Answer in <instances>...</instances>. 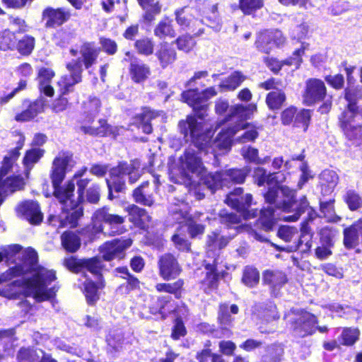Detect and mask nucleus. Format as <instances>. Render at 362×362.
Segmentation results:
<instances>
[{"label": "nucleus", "mask_w": 362, "mask_h": 362, "mask_svg": "<svg viewBox=\"0 0 362 362\" xmlns=\"http://www.w3.org/2000/svg\"><path fill=\"white\" fill-rule=\"evenodd\" d=\"M100 51V48L91 42L85 43L81 46L80 52L83 57V62L86 69H88L95 63Z\"/></svg>", "instance_id": "obj_29"}, {"label": "nucleus", "mask_w": 362, "mask_h": 362, "mask_svg": "<svg viewBox=\"0 0 362 362\" xmlns=\"http://www.w3.org/2000/svg\"><path fill=\"white\" fill-rule=\"evenodd\" d=\"M124 60L131 62L130 74L132 79L136 83L146 80L151 73L149 67L143 63H139L129 52H126Z\"/></svg>", "instance_id": "obj_21"}, {"label": "nucleus", "mask_w": 362, "mask_h": 362, "mask_svg": "<svg viewBox=\"0 0 362 362\" xmlns=\"http://www.w3.org/2000/svg\"><path fill=\"white\" fill-rule=\"evenodd\" d=\"M135 47L139 54L148 56L153 52L154 43L149 38H143L136 41Z\"/></svg>", "instance_id": "obj_53"}, {"label": "nucleus", "mask_w": 362, "mask_h": 362, "mask_svg": "<svg viewBox=\"0 0 362 362\" xmlns=\"http://www.w3.org/2000/svg\"><path fill=\"white\" fill-rule=\"evenodd\" d=\"M298 234V229L291 226H281L277 233V235L281 240L286 243L291 242L293 237Z\"/></svg>", "instance_id": "obj_56"}, {"label": "nucleus", "mask_w": 362, "mask_h": 362, "mask_svg": "<svg viewBox=\"0 0 362 362\" xmlns=\"http://www.w3.org/2000/svg\"><path fill=\"white\" fill-rule=\"evenodd\" d=\"M319 185L324 195L330 194L339 182L337 173L332 170H323L319 177Z\"/></svg>", "instance_id": "obj_25"}, {"label": "nucleus", "mask_w": 362, "mask_h": 362, "mask_svg": "<svg viewBox=\"0 0 362 362\" xmlns=\"http://www.w3.org/2000/svg\"><path fill=\"white\" fill-rule=\"evenodd\" d=\"M202 153H205L202 151ZM200 151L194 146L189 147L179 159L180 174L182 181L187 187H196L201 184L211 191L226 186L229 180L234 183H243L250 173V169H230L215 174L208 173L201 160Z\"/></svg>", "instance_id": "obj_4"}, {"label": "nucleus", "mask_w": 362, "mask_h": 362, "mask_svg": "<svg viewBox=\"0 0 362 362\" xmlns=\"http://www.w3.org/2000/svg\"><path fill=\"white\" fill-rule=\"evenodd\" d=\"M345 98L349 103L344 111L351 110L354 114V111L357 109L356 102L362 98V92L358 88H349L346 90Z\"/></svg>", "instance_id": "obj_44"}, {"label": "nucleus", "mask_w": 362, "mask_h": 362, "mask_svg": "<svg viewBox=\"0 0 362 362\" xmlns=\"http://www.w3.org/2000/svg\"><path fill=\"white\" fill-rule=\"evenodd\" d=\"M17 212L19 216L32 224H38L42 221L43 215L37 202L29 201L23 202L18 206Z\"/></svg>", "instance_id": "obj_19"}, {"label": "nucleus", "mask_w": 362, "mask_h": 362, "mask_svg": "<svg viewBox=\"0 0 362 362\" xmlns=\"http://www.w3.org/2000/svg\"><path fill=\"white\" fill-rule=\"evenodd\" d=\"M360 235L354 229V227L350 226L344 230V245L346 248L351 249L355 247L358 244Z\"/></svg>", "instance_id": "obj_47"}, {"label": "nucleus", "mask_w": 362, "mask_h": 362, "mask_svg": "<svg viewBox=\"0 0 362 362\" xmlns=\"http://www.w3.org/2000/svg\"><path fill=\"white\" fill-rule=\"evenodd\" d=\"M54 73L49 69H41L39 71L38 79L40 90L45 95L51 97L54 95V89L49 85Z\"/></svg>", "instance_id": "obj_31"}, {"label": "nucleus", "mask_w": 362, "mask_h": 362, "mask_svg": "<svg viewBox=\"0 0 362 362\" xmlns=\"http://www.w3.org/2000/svg\"><path fill=\"white\" fill-rule=\"evenodd\" d=\"M272 35L270 31H265L260 33L256 41V45L259 50L269 53L272 49Z\"/></svg>", "instance_id": "obj_49"}, {"label": "nucleus", "mask_w": 362, "mask_h": 362, "mask_svg": "<svg viewBox=\"0 0 362 362\" xmlns=\"http://www.w3.org/2000/svg\"><path fill=\"white\" fill-rule=\"evenodd\" d=\"M100 102L96 98H90L83 103L85 112L90 115L96 114L100 109Z\"/></svg>", "instance_id": "obj_60"}, {"label": "nucleus", "mask_w": 362, "mask_h": 362, "mask_svg": "<svg viewBox=\"0 0 362 362\" xmlns=\"http://www.w3.org/2000/svg\"><path fill=\"white\" fill-rule=\"evenodd\" d=\"M139 5L146 11L144 16L145 21L151 22L156 15L160 13L161 6L156 0H137Z\"/></svg>", "instance_id": "obj_36"}, {"label": "nucleus", "mask_w": 362, "mask_h": 362, "mask_svg": "<svg viewBox=\"0 0 362 362\" xmlns=\"http://www.w3.org/2000/svg\"><path fill=\"white\" fill-rule=\"evenodd\" d=\"M99 125L93 124L91 126H83L81 127V130L85 134L95 136H105L113 133L112 127L107 124L106 121L100 119L98 122Z\"/></svg>", "instance_id": "obj_39"}, {"label": "nucleus", "mask_w": 362, "mask_h": 362, "mask_svg": "<svg viewBox=\"0 0 362 362\" xmlns=\"http://www.w3.org/2000/svg\"><path fill=\"white\" fill-rule=\"evenodd\" d=\"M344 200L351 211L357 210L362 206V197L354 189H349L346 192Z\"/></svg>", "instance_id": "obj_45"}, {"label": "nucleus", "mask_w": 362, "mask_h": 362, "mask_svg": "<svg viewBox=\"0 0 362 362\" xmlns=\"http://www.w3.org/2000/svg\"><path fill=\"white\" fill-rule=\"evenodd\" d=\"M72 157L66 152H60L54 159L51 168L50 178L54 188V196L62 205V212L59 216L50 215L48 221L53 223L58 219L59 227L76 226L78 219L83 216V210L81 205L83 194L89 180L81 179L77 182V192L74 194L75 183L73 180L61 185L66 176V169L71 166Z\"/></svg>", "instance_id": "obj_2"}, {"label": "nucleus", "mask_w": 362, "mask_h": 362, "mask_svg": "<svg viewBox=\"0 0 362 362\" xmlns=\"http://www.w3.org/2000/svg\"><path fill=\"white\" fill-rule=\"evenodd\" d=\"M217 94L214 87H210L199 93L197 90H188L182 94L184 102L192 107L200 122L194 116H187L185 120L179 122V129L185 140L192 141L194 147L202 153H211L214 157L230 149L231 138L240 129L245 130L238 140L241 143L253 141L258 132L255 127L249 123L238 124L234 127H223L218 134L212 144L210 142L214 132L206 127L202 121L206 112V101Z\"/></svg>", "instance_id": "obj_1"}, {"label": "nucleus", "mask_w": 362, "mask_h": 362, "mask_svg": "<svg viewBox=\"0 0 362 362\" xmlns=\"http://www.w3.org/2000/svg\"><path fill=\"white\" fill-rule=\"evenodd\" d=\"M139 167L137 161H133L130 163H121L110 170V179L106 180L110 199H112V190L122 192L124 189V177L129 176L131 183H134L139 180L141 176Z\"/></svg>", "instance_id": "obj_6"}, {"label": "nucleus", "mask_w": 362, "mask_h": 362, "mask_svg": "<svg viewBox=\"0 0 362 362\" xmlns=\"http://www.w3.org/2000/svg\"><path fill=\"white\" fill-rule=\"evenodd\" d=\"M45 151L39 148H33L28 150L23 159V164L25 167V174L28 177L29 174L35 164H36L43 156Z\"/></svg>", "instance_id": "obj_30"}, {"label": "nucleus", "mask_w": 362, "mask_h": 362, "mask_svg": "<svg viewBox=\"0 0 362 362\" xmlns=\"http://www.w3.org/2000/svg\"><path fill=\"white\" fill-rule=\"evenodd\" d=\"M176 21L183 28H189V29L197 35H199L203 33V28H198L202 24V21L192 19L190 16H187L184 13V8L179 9L175 12Z\"/></svg>", "instance_id": "obj_27"}, {"label": "nucleus", "mask_w": 362, "mask_h": 362, "mask_svg": "<svg viewBox=\"0 0 362 362\" xmlns=\"http://www.w3.org/2000/svg\"><path fill=\"white\" fill-rule=\"evenodd\" d=\"M18 257L23 259L18 264L10 268L0 276V284L15 280L12 286L20 288L26 296H32L37 302L51 300L55 295V288H48V285L56 279L55 272L37 265V252L28 248L17 253ZM0 296H6V291L0 289Z\"/></svg>", "instance_id": "obj_3"}, {"label": "nucleus", "mask_w": 362, "mask_h": 362, "mask_svg": "<svg viewBox=\"0 0 362 362\" xmlns=\"http://www.w3.org/2000/svg\"><path fill=\"white\" fill-rule=\"evenodd\" d=\"M160 275L165 280L176 278L181 272L175 258L169 254L162 256L159 260Z\"/></svg>", "instance_id": "obj_18"}, {"label": "nucleus", "mask_w": 362, "mask_h": 362, "mask_svg": "<svg viewBox=\"0 0 362 362\" xmlns=\"http://www.w3.org/2000/svg\"><path fill=\"white\" fill-rule=\"evenodd\" d=\"M299 169L301 172V175L297 186L298 189H301L306 182L313 178L314 175L305 162L300 163Z\"/></svg>", "instance_id": "obj_55"}, {"label": "nucleus", "mask_w": 362, "mask_h": 362, "mask_svg": "<svg viewBox=\"0 0 362 362\" xmlns=\"http://www.w3.org/2000/svg\"><path fill=\"white\" fill-rule=\"evenodd\" d=\"M327 96V88L325 83L318 78H309L305 82L303 93V102L310 106L323 100Z\"/></svg>", "instance_id": "obj_11"}, {"label": "nucleus", "mask_w": 362, "mask_h": 362, "mask_svg": "<svg viewBox=\"0 0 362 362\" xmlns=\"http://www.w3.org/2000/svg\"><path fill=\"white\" fill-rule=\"evenodd\" d=\"M307 209L312 211V209L309 207L306 197H303L300 199L297 206V211L293 215L280 216L279 214H276V211L272 206H268L261 210L259 221L262 228L268 231L272 229L277 220L280 219L288 222L296 221L298 220L300 214Z\"/></svg>", "instance_id": "obj_7"}, {"label": "nucleus", "mask_w": 362, "mask_h": 362, "mask_svg": "<svg viewBox=\"0 0 362 362\" xmlns=\"http://www.w3.org/2000/svg\"><path fill=\"white\" fill-rule=\"evenodd\" d=\"M65 266L75 273H85L89 272L98 279L97 284L92 281L86 280L84 283V293L88 303H95L99 296L98 290L103 286L100 272L103 268V262L100 258L95 257L88 259H77L70 257L64 259Z\"/></svg>", "instance_id": "obj_5"}, {"label": "nucleus", "mask_w": 362, "mask_h": 362, "mask_svg": "<svg viewBox=\"0 0 362 362\" xmlns=\"http://www.w3.org/2000/svg\"><path fill=\"white\" fill-rule=\"evenodd\" d=\"M66 68L70 74L62 76L57 82L62 94L66 93L71 87L81 81L82 61L79 58L72 60L66 64Z\"/></svg>", "instance_id": "obj_12"}, {"label": "nucleus", "mask_w": 362, "mask_h": 362, "mask_svg": "<svg viewBox=\"0 0 362 362\" xmlns=\"http://www.w3.org/2000/svg\"><path fill=\"white\" fill-rule=\"evenodd\" d=\"M308 44L303 42L300 48L297 49L293 53L292 57L284 60L279 61L276 59H269L267 61L268 67L274 73H277L284 65L294 66L298 69L302 62V56L304 54L305 49L308 47Z\"/></svg>", "instance_id": "obj_17"}, {"label": "nucleus", "mask_w": 362, "mask_h": 362, "mask_svg": "<svg viewBox=\"0 0 362 362\" xmlns=\"http://www.w3.org/2000/svg\"><path fill=\"white\" fill-rule=\"evenodd\" d=\"M253 178L255 182L259 186H262L264 183L272 185L274 182L279 183L285 179L284 174L280 173L267 175L266 170L260 167H257L254 170Z\"/></svg>", "instance_id": "obj_26"}, {"label": "nucleus", "mask_w": 362, "mask_h": 362, "mask_svg": "<svg viewBox=\"0 0 362 362\" xmlns=\"http://www.w3.org/2000/svg\"><path fill=\"white\" fill-rule=\"evenodd\" d=\"M156 184L149 185L148 182L142 183L134 189L133 197L134 201L140 204L151 206L154 203V193L156 191Z\"/></svg>", "instance_id": "obj_20"}, {"label": "nucleus", "mask_w": 362, "mask_h": 362, "mask_svg": "<svg viewBox=\"0 0 362 362\" xmlns=\"http://www.w3.org/2000/svg\"><path fill=\"white\" fill-rule=\"evenodd\" d=\"M41 349L22 348L18 354L19 362H35L43 355Z\"/></svg>", "instance_id": "obj_42"}, {"label": "nucleus", "mask_w": 362, "mask_h": 362, "mask_svg": "<svg viewBox=\"0 0 362 362\" xmlns=\"http://www.w3.org/2000/svg\"><path fill=\"white\" fill-rule=\"evenodd\" d=\"M183 281L181 279L172 284H158L156 286V290L159 292H166L174 294L177 298L180 296L181 289L183 286Z\"/></svg>", "instance_id": "obj_46"}, {"label": "nucleus", "mask_w": 362, "mask_h": 362, "mask_svg": "<svg viewBox=\"0 0 362 362\" xmlns=\"http://www.w3.org/2000/svg\"><path fill=\"white\" fill-rule=\"evenodd\" d=\"M311 117L310 111L308 110H302L296 113V119L294 120L296 127H302L303 131L305 132L309 126Z\"/></svg>", "instance_id": "obj_54"}, {"label": "nucleus", "mask_w": 362, "mask_h": 362, "mask_svg": "<svg viewBox=\"0 0 362 362\" xmlns=\"http://www.w3.org/2000/svg\"><path fill=\"white\" fill-rule=\"evenodd\" d=\"M256 109V105L253 104H250L246 106L235 105L229 108V116L230 117H237L240 120L247 119L250 118V115L252 114Z\"/></svg>", "instance_id": "obj_37"}, {"label": "nucleus", "mask_w": 362, "mask_h": 362, "mask_svg": "<svg viewBox=\"0 0 362 362\" xmlns=\"http://www.w3.org/2000/svg\"><path fill=\"white\" fill-rule=\"evenodd\" d=\"M219 218L221 223H224L228 226L238 224L240 221V217L239 216L233 213H228L225 211H222L219 214Z\"/></svg>", "instance_id": "obj_59"}, {"label": "nucleus", "mask_w": 362, "mask_h": 362, "mask_svg": "<svg viewBox=\"0 0 362 362\" xmlns=\"http://www.w3.org/2000/svg\"><path fill=\"white\" fill-rule=\"evenodd\" d=\"M15 34L9 30L0 33V49L6 51L12 49L16 45Z\"/></svg>", "instance_id": "obj_50"}, {"label": "nucleus", "mask_w": 362, "mask_h": 362, "mask_svg": "<svg viewBox=\"0 0 362 362\" xmlns=\"http://www.w3.org/2000/svg\"><path fill=\"white\" fill-rule=\"evenodd\" d=\"M160 114L157 112L145 109L142 113L138 115L136 117V123L139 128H141L142 131L146 134H150L152 132L151 124L150 122L158 117Z\"/></svg>", "instance_id": "obj_32"}, {"label": "nucleus", "mask_w": 362, "mask_h": 362, "mask_svg": "<svg viewBox=\"0 0 362 362\" xmlns=\"http://www.w3.org/2000/svg\"><path fill=\"white\" fill-rule=\"evenodd\" d=\"M259 280V272L253 267H247L242 278L243 283L249 287H253L257 285Z\"/></svg>", "instance_id": "obj_48"}, {"label": "nucleus", "mask_w": 362, "mask_h": 362, "mask_svg": "<svg viewBox=\"0 0 362 362\" xmlns=\"http://www.w3.org/2000/svg\"><path fill=\"white\" fill-rule=\"evenodd\" d=\"M17 159L12 158L8 153L3 160L2 165L0 168V187L3 189L2 197L8 192H13L21 189L25 185L23 179L20 176H10L4 179V177L12 170Z\"/></svg>", "instance_id": "obj_9"}, {"label": "nucleus", "mask_w": 362, "mask_h": 362, "mask_svg": "<svg viewBox=\"0 0 362 362\" xmlns=\"http://www.w3.org/2000/svg\"><path fill=\"white\" fill-rule=\"evenodd\" d=\"M35 47V39L31 36H24L17 45L18 52L23 55L30 54Z\"/></svg>", "instance_id": "obj_52"}, {"label": "nucleus", "mask_w": 362, "mask_h": 362, "mask_svg": "<svg viewBox=\"0 0 362 362\" xmlns=\"http://www.w3.org/2000/svg\"><path fill=\"white\" fill-rule=\"evenodd\" d=\"M297 109L293 106H290L286 108L281 115V122L284 125H288L293 122L296 119Z\"/></svg>", "instance_id": "obj_62"}, {"label": "nucleus", "mask_w": 362, "mask_h": 362, "mask_svg": "<svg viewBox=\"0 0 362 362\" xmlns=\"http://www.w3.org/2000/svg\"><path fill=\"white\" fill-rule=\"evenodd\" d=\"M100 44L103 49L108 54H114L117 52V45L111 39L102 37L100 38Z\"/></svg>", "instance_id": "obj_64"}, {"label": "nucleus", "mask_w": 362, "mask_h": 362, "mask_svg": "<svg viewBox=\"0 0 362 362\" xmlns=\"http://www.w3.org/2000/svg\"><path fill=\"white\" fill-rule=\"evenodd\" d=\"M173 216V218L178 223H185L187 225L189 233L192 238L204 233V227L201 224L197 223L194 220L195 217L189 216L186 212L182 211V209H179V211L175 210Z\"/></svg>", "instance_id": "obj_23"}, {"label": "nucleus", "mask_w": 362, "mask_h": 362, "mask_svg": "<svg viewBox=\"0 0 362 362\" xmlns=\"http://www.w3.org/2000/svg\"><path fill=\"white\" fill-rule=\"evenodd\" d=\"M187 333L185 327L182 320L177 317L175 321V325L173 328L172 338L173 339H179L180 337H184Z\"/></svg>", "instance_id": "obj_61"}, {"label": "nucleus", "mask_w": 362, "mask_h": 362, "mask_svg": "<svg viewBox=\"0 0 362 362\" xmlns=\"http://www.w3.org/2000/svg\"><path fill=\"white\" fill-rule=\"evenodd\" d=\"M246 77L240 71H234L223 80L218 87L221 91H231L235 90Z\"/></svg>", "instance_id": "obj_33"}, {"label": "nucleus", "mask_w": 362, "mask_h": 362, "mask_svg": "<svg viewBox=\"0 0 362 362\" xmlns=\"http://www.w3.org/2000/svg\"><path fill=\"white\" fill-rule=\"evenodd\" d=\"M197 359L199 362H222V358L218 355L211 354L209 349L203 350L198 354Z\"/></svg>", "instance_id": "obj_63"}, {"label": "nucleus", "mask_w": 362, "mask_h": 362, "mask_svg": "<svg viewBox=\"0 0 362 362\" xmlns=\"http://www.w3.org/2000/svg\"><path fill=\"white\" fill-rule=\"evenodd\" d=\"M242 188L235 189L233 192L227 196L226 199V204L235 209L245 219L255 217L257 215V210H248L252 200V194H246L242 196Z\"/></svg>", "instance_id": "obj_10"}, {"label": "nucleus", "mask_w": 362, "mask_h": 362, "mask_svg": "<svg viewBox=\"0 0 362 362\" xmlns=\"http://www.w3.org/2000/svg\"><path fill=\"white\" fill-rule=\"evenodd\" d=\"M43 18L47 20L46 25L49 27L59 26L70 18V13L65 8H46L42 13Z\"/></svg>", "instance_id": "obj_22"}, {"label": "nucleus", "mask_w": 362, "mask_h": 362, "mask_svg": "<svg viewBox=\"0 0 362 362\" xmlns=\"http://www.w3.org/2000/svg\"><path fill=\"white\" fill-rule=\"evenodd\" d=\"M62 243L66 250L74 252L80 247L81 240L73 232H65L62 235Z\"/></svg>", "instance_id": "obj_41"}, {"label": "nucleus", "mask_w": 362, "mask_h": 362, "mask_svg": "<svg viewBox=\"0 0 362 362\" xmlns=\"http://www.w3.org/2000/svg\"><path fill=\"white\" fill-rule=\"evenodd\" d=\"M94 221L105 222L111 227L110 235L120 234L124 231L122 226L124 222V218L119 215L112 214L105 207L98 209L93 214Z\"/></svg>", "instance_id": "obj_15"}, {"label": "nucleus", "mask_w": 362, "mask_h": 362, "mask_svg": "<svg viewBox=\"0 0 362 362\" xmlns=\"http://www.w3.org/2000/svg\"><path fill=\"white\" fill-rule=\"evenodd\" d=\"M354 117L351 110L344 111L339 118L340 125L346 137L356 145H359L362 141L361 126L353 124Z\"/></svg>", "instance_id": "obj_14"}, {"label": "nucleus", "mask_w": 362, "mask_h": 362, "mask_svg": "<svg viewBox=\"0 0 362 362\" xmlns=\"http://www.w3.org/2000/svg\"><path fill=\"white\" fill-rule=\"evenodd\" d=\"M126 210L130 216L129 220L136 225L143 226L150 220V216L147 214L146 210L139 208L136 205H129Z\"/></svg>", "instance_id": "obj_35"}, {"label": "nucleus", "mask_w": 362, "mask_h": 362, "mask_svg": "<svg viewBox=\"0 0 362 362\" xmlns=\"http://www.w3.org/2000/svg\"><path fill=\"white\" fill-rule=\"evenodd\" d=\"M263 281L270 287L272 292L276 294V291L287 282V278L286 274L281 271L267 270L263 274Z\"/></svg>", "instance_id": "obj_24"}, {"label": "nucleus", "mask_w": 362, "mask_h": 362, "mask_svg": "<svg viewBox=\"0 0 362 362\" xmlns=\"http://www.w3.org/2000/svg\"><path fill=\"white\" fill-rule=\"evenodd\" d=\"M286 95L281 90L276 89L269 93L266 98V103L269 110H279L286 100Z\"/></svg>", "instance_id": "obj_38"}, {"label": "nucleus", "mask_w": 362, "mask_h": 362, "mask_svg": "<svg viewBox=\"0 0 362 362\" xmlns=\"http://www.w3.org/2000/svg\"><path fill=\"white\" fill-rule=\"evenodd\" d=\"M43 105L40 101H35L30 104L28 109L18 113L15 116V120L20 122H28L42 112Z\"/></svg>", "instance_id": "obj_34"}, {"label": "nucleus", "mask_w": 362, "mask_h": 362, "mask_svg": "<svg viewBox=\"0 0 362 362\" xmlns=\"http://www.w3.org/2000/svg\"><path fill=\"white\" fill-rule=\"evenodd\" d=\"M229 239L225 236H220L218 233H212L208 235L207 247L210 251L221 250L226 247Z\"/></svg>", "instance_id": "obj_43"}, {"label": "nucleus", "mask_w": 362, "mask_h": 362, "mask_svg": "<svg viewBox=\"0 0 362 362\" xmlns=\"http://www.w3.org/2000/svg\"><path fill=\"white\" fill-rule=\"evenodd\" d=\"M176 43L177 48L185 52L191 51L195 45L194 40L189 35L179 37L176 40Z\"/></svg>", "instance_id": "obj_57"}, {"label": "nucleus", "mask_w": 362, "mask_h": 362, "mask_svg": "<svg viewBox=\"0 0 362 362\" xmlns=\"http://www.w3.org/2000/svg\"><path fill=\"white\" fill-rule=\"evenodd\" d=\"M291 320L294 332L300 337L311 334L315 329L316 317L310 313L300 311L291 317Z\"/></svg>", "instance_id": "obj_13"}, {"label": "nucleus", "mask_w": 362, "mask_h": 362, "mask_svg": "<svg viewBox=\"0 0 362 362\" xmlns=\"http://www.w3.org/2000/svg\"><path fill=\"white\" fill-rule=\"evenodd\" d=\"M359 331L357 329H345L341 334L344 344L352 345L358 338Z\"/></svg>", "instance_id": "obj_58"}, {"label": "nucleus", "mask_w": 362, "mask_h": 362, "mask_svg": "<svg viewBox=\"0 0 362 362\" xmlns=\"http://www.w3.org/2000/svg\"><path fill=\"white\" fill-rule=\"evenodd\" d=\"M156 55L163 68L167 67L173 63L176 59V52L167 42L160 44Z\"/></svg>", "instance_id": "obj_28"}, {"label": "nucleus", "mask_w": 362, "mask_h": 362, "mask_svg": "<svg viewBox=\"0 0 362 362\" xmlns=\"http://www.w3.org/2000/svg\"><path fill=\"white\" fill-rule=\"evenodd\" d=\"M132 242L130 239H116L111 242H107L100 247L103 257L107 261L115 258H122L124 250L131 246Z\"/></svg>", "instance_id": "obj_16"}, {"label": "nucleus", "mask_w": 362, "mask_h": 362, "mask_svg": "<svg viewBox=\"0 0 362 362\" xmlns=\"http://www.w3.org/2000/svg\"><path fill=\"white\" fill-rule=\"evenodd\" d=\"M154 35L160 39L174 37L175 31L173 28L171 21L168 18L161 20L154 29Z\"/></svg>", "instance_id": "obj_40"}, {"label": "nucleus", "mask_w": 362, "mask_h": 362, "mask_svg": "<svg viewBox=\"0 0 362 362\" xmlns=\"http://www.w3.org/2000/svg\"><path fill=\"white\" fill-rule=\"evenodd\" d=\"M279 183L274 182L268 192L264 194L265 201L269 204H275L276 207L283 211L289 212L293 205L295 191L287 186L279 187Z\"/></svg>", "instance_id": "obj_8"}, {"label": "nucleus", "mask_w": 362, "mask_h": 362, "mask_svg": "<svg viewBox=\"0 0 362 362\" xmlns=\"http://www.w3.org/2000/svg\"><path fill=\"white\" fill-rule=\"evenodd\" d=\"M264 5L262 0H239V8L245 14H251Z\"/></svg>", "instance_id": "obj_51"}]
</instances>
